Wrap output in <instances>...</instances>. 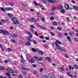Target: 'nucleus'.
I'll return each mask as SVG.
<instances>
[{"label": "nucleus", "mask_w": 78, "mask_h": 78, "mask_svg": "<svg viewBox=\"0 0 78 78\" xmlns=\"http://www.w3.org/2000/svg\"><path fill=\"white\" fill-rule=\"evenodd\" d=\"M0 34H3V35H6V34L7 35H9V33L8 32L5 30H0Z\"/></svg>", "instance_id": "f257e3e1"}, {"label": "nucleus", "mask_w": 78, "mask_h": 78, "mask_svg": "<svg viewBox=\"0 0 78 78\" xmlns=\"http://www.w3.org/2000/svg\"><path fill=\"white\" fill-rule=\"evenodd\" d=\"M49 3H57L58 2L59 0H47Z\"/></svg>", "instance_id": "f03ea898"}, {"label": "nucleus", "mask_w": 78, "mask_h": 78, "mask_svg": "<svg viewBox=\"0 0 78 78\" xmlns=\"http://www.w3.org/2000/svg\"><path fill=\"white\" fill-rule=\"evenodd\" d=\"M12 20L13 21L14 24H16V21L17 20V19L15 17H13L12 18Z\"/></svg>", "instance_id": "7ed1b4c3"}, {"label": "nucleus", "mask_w": 78, "mask_h": 78, "mask_svg": "<svg viewBox=\"0 0 78 78\" xmlns=\"http://www.w3.org/2000/svg\"><path fill=\"white\" fill-rule=\"evenodd\" d=\"M66 38L69 42H72V40H71V38L69 36H68L66 37Z\"/></svg>", "instance_id": "20e7f679"}, {"label": "nucleus", "mask_w": 78, "mask_h": 78, "mask_svg": "<svg viewBox=\"0 0 78 78\" xmlns=\"http://www.w3.org/2000/svg\"><path fill=\"white\" fill-rule=\"evenodd\" d=\"M65 8L66 9H69V6L68 4H66L65 5Z\"/></svg>", "instance_id": "39448f33"}, {"label": "nucleus", "mask_w": 78, "mask_h": 78, "mask_svg": "<svg viewBox=\"0 0 78 78\" xmlns=\"http://www.w3.org/2000/svg\"><path fill=\"white\" fill-rule=\"evenodd\" d=\"M7 14L9 18H11V17H13V15L11 13H7Z\"/></svg>", "instance_id": "423d86ee"}, {"label": "nucleus", "mask_w": 78, "mask_h": 78, "mask_svg": "<svg viewBox=\"0 0 78 78\" xmlns=\"http://www.w3.org/2000/svg\"><path fill=\"white\" fill-rule=\"evenodd\" d=\"M28 34L30 38H32L33 37V35L30 32H28Z\"/></svg>", "instance_id": "0eeeda50"}, {"label": "nucleus", "mask_w": 78, "mask_h": 78, "mask_svg": "<svg viewBox=\"0 0 78 78\" xmlns=\"http://www.w3.org/2000/svg\"><path fill=\"white\" fill-rule=\"evenodd\" d=\"M58 9H63V7L62 5L58 6L57 7Z\"/></svg>", "instance_id": "6e6552de"}, {"label": "nucleus", "mask_w": 78, "mask_h": 78, "mask_svg": "<svg viewBox=\"0 0 78 78\" xmlns=\"http://www.w3.org/2000/svg\"><path fill=\"white\" fill-rule=\"evenodd\" d=\"M57 36H58V37H59V38H62V34L59 33L58 34Z\"/></svg>", "instance_id": "1a4fd4ad"}, {"label": "nucleus", "mask_w": 78, "mask_h": 78, "mask_svg": "<svg viewBox=\"0 0 78 78\" xmlns=\"http://www.w3.org/2000/svg\"><path fill=\"white\" fill-rule=\"evenodd\" d=\"M5 75L6 76H8L9 78H11V74H10L9 73H6Z\"/></svg>", "instance_id": "9d476101"}, {"label": "nucleus", "mask_w": 78, "mask_h": 78, "mask_svg": "<svg viewBox=\"0 0 78 78\" xmlns=\"http://www.w3.org/2000/svg\"><path fill=\"white\" fill-rule=\"evenodd\" d=\"M28 61L30 62V63H34V60L32 59H29Z\"/></svg>", "instance_id": "9b49d317"}, {"label": "nucleus", "mask_w": 78, "mask_h": 78, "mask_svg": "<svg viewBox=\"0 0 78 78\" xmlns=\"http://www.w3.org/2000/svg\"><path fill=\"white\" fill-rule=\"evenodd\" d=\"M55 44L56 45L57 48H58V49H59L61 48L60 46H59V45H58V44H57V43H55Z\"/></svg>", "instance_id": "f8f14e48"}, {"label": "nucleus", "mask_w": 78, "mask_h": 78, "mask_svg": "<svg viewBox=\"0 0 78 78\" xmlns=\"http://www.w3.org/2000/svg\"><path fill=\"white\" fill-rule=\"evenodd\" d=\"M38 53L39 55H40L41 56H42L44 53V52L42 51H40L38 52Z\"/></svg>", "instance_id": "ddd939ff"}, {"label": "nucleus", "mask_w": 78, "mask_h": 78, "mask_svg": "<svg viewBox=\"0 0 78 78\" xmlns=\"http://www.w3.org/2000/svg\"><path fill=\"white\" fill-rule=\"evenodd\" d=\"M25 45H31V43L28 41H27L26 42Z\"/></svg>", "instance_id": "4468645a"}, {"label": "nucleus", "mask_w": 78, "mask_h": 78, "mask_svg": "<svg viewBox=\"0 0 78 78\" xmlns=\"http://www.w3.org/2000/svg\"><path fill=\"white\" fill-rule=\"evenodd\" d=\"M31 21L33 22L36 23V20L35 19V18H33L31 19Z\"/></svg>", "instance_id": "2eb2a0df"}, {"label": "nucleus", "mask_w": 78, "mask_h": 78, "mask_svg": "<svg viewBox=\"0 0 78 78\" xmlns=\"http://www.w3.org/2000/svg\"><path fill=\"white\" fill-rule=\"evenodd\" d=\"M31 50L32 51H33V52H34V53H36V49L34 48H32Z\"/></svg>", "instance_id": "dca6fc26"}, {"label": "nucleus", "mask_w": 78, "mask_h": 78, "mask_svg": "<svg viewBox=\"0 0 78 78\" xmlns=\"http://www.w3.org/2000/svg\"><path fill=\"white\" fill-rule=\"evenodd\" d=\"M56 43L58 44L59 45H60V44H61V42L59 41L58 40H57L56 41Z\"/></svg>", "instance_id": "f3484780"}, {"label": "nucleus", "mask_w": 78, "mask_h": 78, "mask_svg": "<svg viewBox=\"0 0 78 78\" xmlns=\"http://www.w3.org/2000/svg\"><path fill=\"white\" fill-rule=\"evenodd\" d=\"M33 3L36 6H38V4H37V3L36 2V1H34L33 2Z\"/></svg>", "instance_id": "a211bd4d"}, {"label": "nucleus", "mask_w": 78, "mask_h": 78, "mask_svg": "<svg viewBox=\"0 0 78 78\" xmlns=\"http://www.w3.org/2000/svg\"><path fill=\"white\" fill-rule=\"evenodd\" d=\"M69 34L70 36H72L73 35H74V32H73L72 33L69 32Z\"/></svg>", "instance_id": "6ab92c4d"}, {"label": "nucleus", "mask_w": 78, "mask_h": 78, "mask_svg": "<svg viewBox=\"0 0 78 78\" xmlns=\"http://www.w3.org/2000/svg\"><path fill=\"white\" fill-rule=\"evenodd\" d=\"M0 8L2 11H4V12H5V11H6L5 9L1 7Z\"/></svg>", "instance_id": "aec40b11"}, {"label": "nucleus", "mask_w": 78, "mask_h": 78, "mask_svg": "<svg viewBox=\"0 0 78 78\" xmlns=\"http://www.w3.org/2000/svg\"><path fill=\"white\" fill-rule=\"evenodd\" d=\"M26 38L27 39L28 41L29 42H31V39H30V38L28 37H27Z\"/></svg>", "instance_id": "412c9836"}, {"label": "nucleus", "mask_w": 78, "mask_h": 78, "mask_svg": "<svg viewBox=\"0 0 78 78\" xmlns=\"http://www.w3.org/2000/svg\"><path fill=\"white\" fill-rule=\"evenodd\" d=\"M53 24L54 25L56 26L58 25V23H57V22L54 21L53 22Z\"/></svg>", "instance_id": "4be33fe9"}, {"label": "nucleus", "mask_w": 78, "mask_h": 78, "mask_svg": "<svg viewBox=\"0 0 78 78\" xmlns=\"http://www.w3.org/2000/svg\"><path fill=\"white\" fill-rule=\"evenodd\" d=\"M4 68L3 66H0V70H4Z\"/></svg>", "instance_id": "5701e85b"}, {"label": "nucleus", "mask_w": 78, "mask_h": 78, "mask_svg": "<svg viewBox=\"0 0 78 78\" xmlns=\"http://www.w3.org/2000/svg\"><path fill=\"white\" fill-rule=\"evenodd\" d=\"M67 74L68 76H70L71 78H73V76L71 75V74H70L69 73H67Z\"/></svg>", "instance_id": "b1692460"}, {"label": "nucleus", "mask_w": 78, "mask_h": 78, "mask_svg": "<svg viewBox=\"0 0 78 78\" xmlns=\"http://www.w3.org/2000/svg\"><path fill=\"white\" fill-rule=\"evenodd\" d=\"M34 59H36V60H37V61H38V59H39V58L38 57L34 56Z\"/></svg>", "instance_id": "393cba45"}, {"label": "nucleus", "mask_w": 78, "mask_h": 78, "mask_svg": "<svg viewBox=\"0 0 78 78\" xmlns=\"http://www.w3.org/2000/svg\"><path fill=\"white\" fill-rule=\"evenodd\" d=\"M46 59L48 61H51V58L49 57H46Z\"/></svg>", "instance_id": "a878e982"}, {"label": "nucleus", "mask_w": 78, "mask_h": 78, "mask_svg": "<svg viewBox=\"0 0 78 78\" xmlns=\"http://www.w3.org/2000/svg\"><path fill=\"white\" fill-rule=\"evenodd\" d=\"M60 50H61V51H66V49H63L62 48H60Z\"/></svg>", "instance_id": "bb28decb"}, {"label": "nucleus", "mask_w": 78, "mask_h": 78, "mask_svg": "<svg viewBox=\"0 0 78 78\" xmlns=\"http://www.w3.org/2000/svg\"><path fill=\"white\" fill-rule=\"evenodd\" d=\"M48 76H50L51 78H53V75L51 74H49L48 75Z\"/></svg>", "instance_id": "cd10ccee"}, {"label": "nucleus", "mask_w": 78, "mask_h": 78, "mask_svg": "<svg viewBox=\"0 0 78 78\" xmlns=\"http://www.w3.org/2000/svg\"><path fill=\"white\" fill-rule=\"evenodd\" d=\"M73 8L75 10H78V7L75 6H73Z\"/></svg>", "instance_id": "c85d7f7f"}, {"label": "nucleus", "mask_w": 78, "mask_h": 78, "mask_svg": "<svg viewBox=\"0 0 78 78\" xmlns=\"http://www.w3.org/2000/svg\"><path fill=\"white\" fill-rule=\"evenodd\" d=\"M9 72L10 73H14V71L12 69H10V71H9Z\"/></svg>", "instance_id": "c756f323"}, {"label": "nucleus", "mask_w": 78, "mask_h": 78, "mask_svg": "<svg viewBox=\"0 0 78 78\" xmlns=\"http://www.w3.org/2000/svg\"><path fill=\"white\" fill-rule=\"evenodd\" d=\"M57 29L58 30H59V31H61V30H62V28L60 27H58L57 28Z\"/></svg>", "instance_id": "7c9ffc66"}, {"label": "nucleus", "mask_w": 78, "mask_h": 78, "mask_svg": "<svg viewBox=\"0 0 78 78\" xmlns=\"http://www.w3.org/2000/svg\"><path fill=\"white\" fill-rule=\"evenodd\" d=\"M51 36H55V33H53L51 32H50Z\"/></svg>", "instance_id": "2f4dec72"}, {"label": "nucleus", "mask_w": 78, "mask_h": 78, "mask_svg": "<svg viewBox=\"0 0 78 78\" xmlns=\"http://www.w3.org/2000/svg\"><path fill=\"white\" fill-rule=\"evenodd\" d=\"M1 21V22H3V23H5V22H6V20L3 19Z\"/></svg>", "instance_id": "473e14b6"}, {"label": "nucleus", "mask_w": 78, "mask_h": 78, "mask_svg": "<svg viewBox=\"0 0 78 78\" xmlns=\"http://www.w3.org/2000/svg\"><path fill=\"white\" fill-rule=\"evenodd\" d=\"M74 66V67L75 68V69H78V66H77L76 65H75Z\"/></svg>", "instance_id": "72a5a7b5"}, {"label": "nucleus", "mask_w": 78, "mask_h": 78, "mask_svg": "<svg viewBox=\"0 0 78 78\" xmlns=\"http://www.w3.org/2000/svg\"><path fill=\"white\" fill-rule=\"evenodd\" d=\"M41 29H43V30H45L46 29V28L44 26H41Z\"/></svg>", "instance_id": "f704fd0d"}, {"label": "nucleus", "mask_w": 78, "mask_h": 78, "mask_svg": "<svg viewBox=\"0 0 78 78\" xmlns=\"http://www.w3.org/2000/svg\"><path fill=\"white\" fill-rule=\"evenodd\" d=\"M43 70H44V69L42 68H41L40 69V72H42V71H43Z\"/></svg>", "instance_id": "c9c22d12"}, {"label": "nucleus", "mask_w": 78, "mask_h": 78, "mask_svg": "<svg viewBox=\"0 0 78 78\" xmlns=\"http://www.w3.org/2000/svg\"><path fill=\"white\" fill-rule=\"evenodd\" d=\"M9 11H12L13 10V8L12 7L9 8Z\"/></svg>", "instance_id": "e433bc0d"}, {"label": "nucleus", "mask_w": 78, "mask_h": 78, "mask_svg": "<svg viewBox=\"0 0 78 78\" xmlns=\"http://www.w3.org/2000/svg\"><path fill=\"white\" fill-rule=\"evenodd\" d=\"M61 12H62V13H64L65 12H66V11H65L64 9H62L61 10Z\"/></svg>", "instance_id": "4c0bfd02"}, {"label": "nucleus", "mask_w": 78, "mask_h": 78, "mask_svg": "<svg viewBox=\"0 0 78 78\" xmlns=\"http://www.w3.org/2000/svg\"><path fill=\"white\" fill-rule=\"evenodd\" d=\"M13 36H14L15 37H17V35L16 34H13Z\"/></svg>", "instance_id": "58836bf2"}, {"label": "nucleus", "mask_w": 78, "mask_h": 78, "mask_svg": "<svg viewBox=\"0 0 78 78\" xmlns=\"http://www.w3.org/2000/svg\"><path fill=\"white\" fill-rule=\"evenodd\" d=\"M5 9L6 11H9V8L6 7L5 8Z\"/></svg>", "instance_id": "ea45409f"}, {"label": "nucleus", "mask_w": 78, "mask_h": 78, "mask_svg": "<svg viewBox=\"0 0 78 78\" xmlns=\"http://www.w3.org/2000/svg\"><path fill=\"white\" fill-rule=\"evenodd\" d=\"M12 42L13 43V44H17V43H16V40H13L12 41Z\"/></svg>", "instance_id": "a19ab883"}, {"label": "nucleus", "mask_w": 78, "mask_h": 78, "mask_svg": "<svg viewBox=\"0 0 78 78\" xmlns=\"http://www.w3.org/2000/svg\"><path fill=\"white\" fill-rule=\"evenodd\" d=\"M21 69L22 70H26V68H25L24 67L22 66L21 67Z\"/></svg>", "instance_id": "79ce46f5"}, {"label": "nucleus", "mask_w": 78, "mask_h": 78, "mask_svg": "<svg viewBox=\"0 0 78 78\" xmlns=\"http://www.w3.org/2000/svg\"><path fill=\"white\" fill-rule=\"evenodd\" d=\"M50 19L51 20H54V19H55V18L53 17H50Z\"/></svg>", "instance_id": "37998d69"}, {"label": "nucleus", "mask_w": 78, "mask_h": 78, "mask_svg": "<svg viewBox=\"0 0 78 78\" xmlns=\"http://www.w3.org/2000/svg\"><path fill=\"white\" fill-rule=\"evenodd\" d=\"M55 8L54 7L52 8L51 9V11H55Z\"/></svg>", "instance_id": "c03bdc74"}, {"label": "nucleus", "mask_w": 78, "mask_h": 78, "mask_svg": "<svg viewBox=\"0 0 78 78\" xmlns=\"http://www.w3.org/2000/svg\"><path fill=\"white\" fill-rule=\"evenodd\" d=\"M7 50L9 51H11V49L9 48H7Z\"/></svg>", "instance_id": "a18cd8bd"}, {"label": "nucleus", "mask_w": 78, "mask_h": 78, "mask_svg": "<svg viewBox=\"0 0 78 78\" xmlns=\"http://www.w3.org/2000/svg\"><path fill=\"white\" fill-rule=\"evenodd\" d=\"M32 42L34 43V44H35V45L37 44V42H36V41L34 40L32 41Z\"/></svg>", "instance_id": "49530a36"}, {"label": "nucleus", "mask_w": 78, "mask_h": 78, "mask_svg": "<svg viewBox=\"0 0 78 78\" xmlns=\"http://www.w3.org/2000/svg\"><path fill=\"white\" fill-rule=\"evenodd\" d=\"M60 70L61 71H64V67H62V68H61L60 69Z\"/></svg>", "instance_id": "de8ad7c7"}, {"label": "nucleus", "mask_w": 78, "mask_h": 78, "mask_svg": "<svg viewBox=\"0 0 78 78\" xmlns=\"http://www.w3.org/2000/svg\"><path fill=\"white\" fill-rule=\"evenodd\" d=\"M9 62V60H6L5 61V64H7Z\"/></svg>", "instance_id": "09e8293b"}, {"label": "nucleus", "mask_w": 78, "mask_h": 78, "mask_svg": "<svg viewBox=\"0 0 78 78\" xmlns=\"http://www.w3.org/2000/svg\"><path fill=\"white\" fill-rule=\"evenodd\" d=\"M39 37L41 39H44V37L42 36H39Z\"/></svg>", "instance_id": "8fccbe9b"}, {"label": "nucleus", "mask_w": 78, "mask_h": 78, "mask_svg": "<svg viewBox=\"0 0 78 78\" xmlns=\"http://www.w3.org/2000/svg\"><path fill=\"white\" fill-rule=\"evenodd\" d=\"M30 27L31 28H35V27L33 25H31Z\"/></svg>", "instance_id": "3c124183"}, {"label": "nucleus", "mask_w": 78, "mask_h": 78, "mask_svg": "<svg viewBox=\"0 0 78 78\" xmlns=\"http://www.w3.org/2000/svg\"><path fill=\"white\" fill-rule=\"evenodd\" d=\"M74 40L75 41H76V42H78V39L77 38H74Z\"/></svg>", "instance_id": "603ef678"}, {"label": "nucleus", "mask_w": 78, "mask_h": 78, "mask_svg": "<svg viewBox=\"0 0 78 78\" xmlns=\"http://www.w3.org/2000/svg\"><path fill=\"white\" fill-rule=\"evenodd\" d=\"M41 60H42V58H38V61H41Z\"/></svg>", "instance_id": "864d4df0"}, {"label": "nucleus", "mask_w": 78, "mask_h": 78, "mask_svg": "<svg viewBox=\"0 0 78 78\" xmlns=\"http://www.w3.org/2000/svg\"><path fill=\"white\" fill-rule=\"evenodd\" d=\"M22 74H24V75H26V74H27V72L25 71H23L22 72Z\"/></svg>", "instance_id": "5fc2aeb1"}, {"label": "nucleus", "mask_w": 78, "mask_h": 78, "mask_svg": "<svg viewBox=\"0 0 78 78\" xmlns=\"http://www.w3.org/2000/svg\"><path fill=\"white\" fill-rule=\"evenodd\" d=\"M32 66L34 68L36 67V66H37V65L36 64H33L32 65Z\"/></svg>", "instance_id": "6e6d98bb"}, {"label": "nucleus", "mask_w": 78, "mask_h": 78, "mask_svg": "<svg viewBox=\"0 0 78 78\" xmlns=\"http://www.w3.org/2000/svg\"><path fill=\"white\" fill-rule=\"evenodd\" d=\"M45 39H46V40H48L50 39V38L48 37H45Z\"/></svg>", "instance_id": "4d7b16f0"}, {"label": "nucleus", "mask_w": 78, "mask_h": 78, "mask_svg": "<svg viewBox=\"0 0 78 78\" xmlns=\"http://www.w3.org/2000/svg\"><path fill=\"white\" fill-rule=\"evenodd\" d=\"M44 47L46 48H47V44H45L44 46Z\"/></svg>", "instance_id": "13d9d810"}, {"label": "nucleus", "mask_w": 78, "mask_h": 78, "mask_svg": "<svg viewBox=\"0 0 78 78\" xmlns=\"http://www.w3.org/2000/svg\"><path fill=\"white\" fill-rule=\"evenodd\" d=\"M38 6H40V7H42V5L40 3L38 4Z\"/></svg>", "instance_id": "bf43d9fd"}, {"label": "nucleus", "mask_w": 78, "mask_h": 78, "mask_svg": "<svg viewBox=\"0 0 78 78\" xmlns=\"http://www.w3.org/2000/svg\"><path fill=\"white\" fill-rule=\"evenodd\" d=\"M30 11H31V12H34V9H30Z\"/></svg>", "instance_id": "052dcab7"}, {"label": "nucleus", "mask_w": 78, "mask_h": 78, "mask_svg": "<svg viewBox=\"0 0 78 78\" xmlns=\"http://www.w3.org/2000/svg\"><path fill=\"white\" fill-rule=\"evenodd\" d=\"M9 5H10L11 6H14V3H10L9 4Z\"/></svg>", "instance_id": "680f3d73"}, {"label": "nucleus", "mask_w": 78, "mask_h": 78, "mask_svg": "<svg viewBox=\"0 0 78 78\" xmlns=\"http://www.w3.org/2000/svg\"><path fill=\"white\" fill-rule=\"evenodd\" d=\"M69 67L70 70H71V68H72V67H71V66L69 65Z\"/></svg>", "instance_id": "e2e57ef3"}, {"label": "nucleus", "mask_w": 78, "mask_h": 78, "mask_svg": "<svg viewBox=\"0 0 78 78\" xmlns=\"http://www.w3.org/2000/svg\"><path fill=\"white\" fill-rule=\"evenodd\" d=\"M22 62H25V60L23 59H22L21 60Z\"/></svg>", "instance_id": "0e129e2a"}, {"label": "nucleus", "mask_w": 78, "mask_h": 78, "mask_svg": "<svg viewBox=\"0 0 78 78\" xmlns=\"http://www.w3.org/2000/svg\"><path fill=\"white\" fill-rule=\"evenodd\" d=\"M10 28V30H13L14 29V27H12V26H11Z\"/></svg>", "instance_id": "69168bd1"}, {"label": "nucleus", "mask_w": 78, "mask_h": 78, "mask_svg": "<svg viewBox=\"0 0 78 78\" xmlns=\"http://www.w3.org/2000/svg\"><path fill=\"white\" fill-rule=\"evenodd\" d=\"M42 78H48L47 76H43L42 77Z\"/></svg>", "instance_id": "338daca9"}, {"label": "nucleus", "mask_w": 78, "mask_h": 78, "mask_svg": "<svg viewBox=\"0 0 78 78\" xmlns=\"http://www.w3.org/2000/svg\"><path fill=\"white\" fill-rule=\"evenodd\" d=\"M35 34L36 35V36H38V34H37V33L36 32H35Z\"/></svg>", "instance_id": "774afa93"}]
</instances>
